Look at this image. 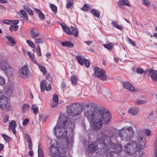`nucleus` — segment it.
Wrapping results in <instances>:
<instances>
[{
    "label": "nucleus",
    "mask_w": 157,
    "mask_h": 157,
    "mask_svg": "<svg viewBox=\"0 0 157 157\" xmlns=\"http://www.w3.org/2000/svg\"><path fill=\"white\" fill-rule=\"evenodd\" d=\"M84 116L90 121L91 125L95 130L100 129L103 124H106L111 118L109 113L105 109H98L92 103L86 105Z\"/></svg>",
    "instance_id": "nucleus-1"
},
{
    "label": "nucleus",
    "mask_w": 157,
    "mask_h": 157,
    "mask_svg": "<svg viewBox=\"0 0 157 157\" xmlns=\"http://www.w3.org/2000/svg\"><path fill=\"white\" fill-rule=\"evenodd\" d=\"M69 119L66 117L63 114H60L59 117V121L56 125L54 128V132L56 137L59 139H66L67 145L69 144V139L67 137V133L66 128L67 126V123H68Z\"/></svg>",
    "instance_id": "nucleus-2"
},
{
    "label": "nucleus",
    "mask_w": 157,
    "mask_h": 157,
    "mask_svg": "<svg viewBox=\"0 0 157 157\" xmlns=\"http://www.w3.org/2000/svg\"><path fill=\"white\" fill-rule=\"evenodd\" d=\"M97 142L99 144H101L103 148H111L114 150L113 151H109L107 149L105 151L106 157H113V154L116 153L118 154L121 149V146L118 144H114L112 143L110 137L106 135H103L100 138H98L96 140Z\"/></svg>",
    "instance_id": "nucleus-3"
},
{
    "label": "nucleus",
    "mask_w": 157,
    "mask_h": 157,
    "mask_svg": "<svg viewBox=\"0 0 157 157\" xmlns=\"http://www.w3.org/2000/svg\"><path fill=\"white\" fill-rule=\"evenodd\" d=\"M144 145L143 138L140 137L138 139L137 142H130L125 147V151L129 155L134 154L137 151L139 152L143 148Z\"/></svg>",
    "instance_id": "nucleus-4"
},
{
    "label": "nucleus",
    "mask_w": 157,
    "mask_h": 157,
    "mask_svg": "<svg viewBox=\"0 0 157 157\" xmlns=\"http://www.w3.org/2000/svg\"><path fill=\"white\" fill-rule=\"evenodd\" d=\"M66 152V148L62 144L59 145V143L57 142L56 146L53 144L51 145L49 149V155L50 157H67L65 156H59Z\"/></svg>",
    "instance_id": "nucleus-5"
},
{
    "label": "nucleus",
    "mask_w": 157,
    "mask_h": 157,
    "mask_svg": "<svg viewBox=\"0 0 157 157\" xmlns=\"http://www.w3.org/2000/svg\"><path fill=\"white\" fill-rule=\"evenodd\" d=\"M66 112L69 115L75 117L81 114L82 109L78 104L74 103L67 106Z\"/></svg>",
    "instance_id": "nucleus-6"
},
{
    "label": "nucleus",
    "mask_w": 157,
    "mask_h": 157,
    "mask_svg": "<svg viewBox=\"0 0 157 157\" xmlns=\"http://www.w3.org/2000/svg\"><path fill=\"white\" fill-rule=\"evenodd\" d=\"M0 69L2 70L7 75H11L14 72L13 69L11 67L6 59H2L0 62Z\"/></svg>",
    "instance_id": "nucleus-7"
},
{
    "label": "nucleus",
    "mask_w": 157,
    "mask_h": 157,
    "mask_svg": "<svg viewBox=\"0 0 157 157\" xmlns=\"http://www.w3.org/2000/svg\"><path fill=\"white\" fill-rule=\"evenodd\" d=\"M134 134V131L132 127H129L125 129L121 130L119 132V136L122 138L123 136H125V138L127 141L130 140Z\"/></svg>",
    "instance_id": "nucleus-8"
},
{
    "label": "nucleus",
    "mask_w": 157,
    "mask_h": 157,
    "mask_svg": "<svg viewBox=\"0 0 157 157\" xmlns=\"http://www.w3.org/2000/svg\"><path fill=\"white\" fill-rule=\"evenodd\" d=\"M94 74L95 77L101 80L105 81L107 79V76L105 74V71L102 69H100L98 67H95Z\"/></svg>",
    "instance_id": "nucleus-9"
},
{
    "label": "nucleus",
    "mask_w": 157,
    "mask_h": 157,
    "mask_svg": "<svg viewBox=\"0 0 157 157\" xmlns=\"http://www.w3.org/2000/svg\"><path fill=\"white\" fill-rule=\"evenodd\" d=\"M0 108L2 109H5L8 111L10 110L8 99L4 96L2 95L0 97Z\"/></svg>",
    "instance_id": "nucleus-10"
},
{
    "label": "nucleus",
    "mask_w": 157,
    "mask_h": 157,
    "mask_svg": "<svg viewBox=\"0 0 157 157\" xmlns=\"http://www.w3.org/2000/svg\"><path fill=\"white\" fill-rule=\"evenodd\" d=\"M18 74L19 77L23 78H27L29 77V70L26 65H24L18 71Z\"/></svg>",
    "instance_id": "nucleus-11"
},
{
    "label": "nucleus",
    "mask_w": 157,
    "mask_h": 157,
    "mask_svg": "<svg viewBox=\"0 0 157 157\" xmlns=\"http://www.w3.org/2000/svg\"><path fill=\"white\" fill-rule=\"evenodd\" d=\"M41 90L42 92H43L46 90L48 91L51 90L52 87L50 84L48 85L46 81L45 80H43L40 84Z\"/></svg>",
    "instance_id": "nucleus-12"
},
{
    "label": "nucleus",
    "mask_w": 157,
    "mask_h": 157,
    "mask_svg": "<svg viewBox=\"0 0 157 157\" xmlns=\"http://www.w3.org/2000/svg\"><path fill=\"white\" fill-rule=\"evenodd\" d=\"M123 87L125 89L131 91H136L134 86L128 82L126 81L124 82L123 84Z\"/></svg>",
    "instance_id": "nucleus-13"
},
{
    "label": "nucleus",
    "mask_w": 157,
    "mask_h": 157,
    "mask_svg": "<svg viewBox=\"0 0 157 157\" xmlns=\"http://www.w3.org/2000/svg\"><path fill=\"white\" fill-rule=\"evenodd\" d=\"M149 75L152 80L157 82V71L150 69L149 71Z\"/></svg>",
    "instance_id": "nucleus-14"
},
{
    "label": "nucleus",
    "mask_w": 157,
    "mask_h": 157,
    "mask_svg": "<svg viewBox=\"0 0 157 157\" xmlns=\"http://www.w3.org/2000/svg\"><path fill=\"white\" fill-rule=\"evenodd\" d=\"M40 35L39 30L36 28H33L30 29V35L33 38H36Z\"/></svg>",
    "instance_id": "nucleus-15"
},
{
    "label": "nucleus",
    "mask_w": 157,
    "mask_h": 157,
    "mask_svg": "<svg viewBox=\"0 0 157 157\" xmlns=\"http://www.w3.org/2000/svg\"><path fill=\"white\" fill-rule=\"evenodd\" d=\"M138 109L136 108H130L128 110V113L132 115H137L138 113Z\"/></svg>",
    "instance_id": "nucleus-16"
},
{
    "label": "nucleus",
    "mask_w": 157,
    "mask_h": 157,
    "mask_svg": "<svg viewBox=\"0 0 157 157\" xmlns=\"http://www.w3.org/2000/svg\"><path fill=\"white\" fill-rule=\"evenodd\" d=\"M98 148V147L96 145L92 143L88 146V150L90 152H92L93 151H95Z\"/></svg>",
    "instance_id": "nucleus-17"
},
{
    "label": "nucleus",
    "mask_w": 157,
    "mask_h": 157,
    "mask_svg": "<svg viewBox=\"0 0 157 157\" xmlns=\"http://www.w3.org/2000/svg\"><path fill=\"white\" fill-rule=\"evenodd\" d=\"M63 47H68V48H72L74 46V44L70 41H65L62 42L61 43Z\"/></svg>",
    "instance_id": "nucleus-18"
},
{
    "label": "nucleus",
    "mask_w": 157,
    "mask_h": 157,
    "mask_svg": "<svg viewBox=\"0 0 157 157\" xmlns=\"http://www.w3.org/2000/svg\"><path fill=\"white\" fill-rule=\"evenodd\" d=\"M76 57L79 63L81 65H83L84 62L86 59L80 56H77Z\"/></svg>",
    "instance_id": "nucleus-19"
},
{
    "label": "nucleus",
    "mask_w": 157,
    "mask_h": 157,
    "mask_svg": "<svg viewBox=\"0 0 157 157\" xmlns=\"http://www.w3.org/2000/svg\"><path fill=\"white\" fill-rule=\"evenodd\" d=\"M71 80L73 85H76L78 81V78L77 76L73 75L71 76Z\"/></svg>",
    "instance_id": "nucleus-20"
},
{
    "label": "nucleus",
    "mask_w": 157,
    "mask_h": 157,
    "mask_svg": "<svg viewBox=\"0 0 157 157\" xmlns=\"http://www.w3.org/2000/svg\"><path fill=\"white\" fill-rule=\"evenodd\" d=\"M71 28L73 34L75 37H77L78 34V31L77 28L75 26H71Z\"/></svg>",
    "instance_id": "nucleus-21"
},
{
    "label": "nucleus",
    "mask_w": 157,
    "mask_h": 157,
    "mask_svg": "<svg viewBox=\"0 0 157 157\" xmlns=\"http://www.w3.org/2000/svg\"><path fill=\"white\" fill-rule=\"evenodd\" d=\"M20 13L22 15L21 17L26 20H28V17L26 12L24 10H21L20 11Z\"/></svg>",
    "instance_id": "nucleus-22"
},
{
    "label": "nucleus",
    "mask_w": 157,
    "mask_h": 157,
    "mask_svg": "<svg viewBox=\"0 0 157 157\" xmlns=\"http://www.w3.org/2000/svg\"><path fill=\"white\" fill-rule=\"evenodd\" d=\"M112 25L115 27L120 30L123 29V27L121 25H119L117 21H112Z\"/></svg>",
    "instance_id": "nucleus-23"
},
{
    "label": "nucleus",
    "mask_w": 157,
    "mask_h": 157,
    "mask_svg": "<svg viewBox=\"0 0 157 157\" xmlns=\"http://www.w3.org/2000/svg\"><path fill=\"white\" fill-rule=\"evenodd\" d=\"M35 11L38 13L39 17L40 19L43 20L44 19V16L41 11L37 9H35Z\"/></svg>",
    "instance_id": "nucleus-24"
},
{
    "label": "nucleus",
    "mask_w": 157,
    "mask_h": 157,
    "mask_svg": "<svg viewBox=\"0 0 157 157\" xmlns=\"http://www.w3.org/2000/svg\"><path fill=\"white\" fill-rule=\"evenodd\" d=\"M31 109L32 110L33 113L35 115L38 112L39 109L36 105H33L31 106Z\"/></svg>",
    "instance_id": "nucleus-25"
},
{
    "label": "nucleus",
    "mask_w": 157,
    "mask_h": 157,
    "mask_svg": "<svg viewBox=\"0 0 157 157\" xmlns=\"http://www.w3.org/2000/svg\"><path fill=\"white\" fill-rule=\"evenodd\" d=\"M90 11L94 16L95 17L98 18L99 17L100 14L98 11L94 9H91L90 10Z\"/></svg>",
    "instance_id": "nucleus-26"
},
{
    "label": "nucleus",
    "mask_w": 157,
    "mask_h": 157,
    "mask_svg": "<svg viewBox=\"0 0 157 157\" xmlns=\"http://www.w3.org/2000/svg\"><path fill=\"white\" fill-rule=\"evenodd\" d=\"M5 37L11 44V45H10L11 46H13L15 45V42H14V40L12 37L8 36H6Z\"/></svg>",
    "instance_id": "nucleus-27"
},
{
    "label": "nucleus",
    "mask_w": 157,
    "mask_h": 157,
    "mask_svg": "<svg viewBox=\"0 0 157 157\" xmlns=\"http://www.w3.org/2000/svg\"><path fill=\"white\" fill-rule=\"evenodd\" d=\"M38 65L40 70L43 73L44 75L47 72L45 67L42 66L40 64H38Z\"/></svg>",
    "instance_id": "nucleus-28"
},
{
    "label": "nucleus",
    "mask_w": 157,
    "mask_h": 157,
    "mask_svg": "<svg viewBox=\"0 0 157 157\" xmlns=\"http://www.w3.org/2000/svg\"><path fill=\"white\" fill-rule=\"evenodd\" d=\"M104 47L109 50L112 49L113 47V45L112 43L105 44H104Z\"/></svg>",
    "instance_id": "nucleus-29"
},
{
    "label": "nucleus",
    "mask_w": 157,
    "mask_h": 157,
    "mask_svg": "<svg viewBox=\"0 0 157 157\" xmlns=\"http://www.w3.org/2000/svg\"><path fill=\"white\" fill-rule=\"evenodd\" d=\"M34 41L35 44H42L44 42V40L41 38H35L34 40Z\"/></svg>",
    "instance_id": "nucleus-30"
},
{
    "label": "nucleus",
    "mask_w": 157,
    "mask_h": 157,
    "mask_svg": "<svg viewBox=\"0 0 157 157\" xmlns=\"http://www.w3.org/2000/svg\"><path fill=\"white\" fill-rule=\"evenodd\" d=\"M30 107L29 105L27 104H24L22 106V112L23 113H25L26 111L28 110Z\"/></svg>",
    "instance_id": "nucleus-31"
},
{
    "label": "nucleus",
    "mask_w": 157,
    "mask_h": 157,
    "mask_svg": "<svg viewBox=\"0 0 157 157\" xmlns=\"http://www.w3.org/2000/svg\"><path fill=\"white\" fill-rule=\"evenodd\" d=\"M18 25H11L10 26L9 28V30L11 31H12L13 30L15 31H17L18 28Z\"/></svg>",
    "instance_id": "nucleus-32"
},
{
    "label": "nucleus",
    "mask_w": 157,
    "mask_h": 157,
    "mask_svg": "<svg viewBox=\"0 0 157 157\" xmlns=\"http://www.w3.org/2000/svg\"><path fill=\"white\" fill-rule=\"evenodd\" d=\"M64 28L63 31L64 32H66L67 34L69 35H72L73 34V33L71 30L69 28H68L67 27Z\"/></svg>",
    "instance_id": "nucleus-33"
},
{
    "label": "nucleus",
    "mask_w": 157,
    "mask_h": 157,
    "mask_svg": "<svg viewBox=\"0 0 157 157\" xmlns=\"http://www.w3.org/2000/svg\"><path fill=\"white\" fill-rule=\"evenodd\" d=\"M16 122L15 121H12L9 124V128H16Z\"/></svg>",
    "instance_id": "nucleus-34"
},
{
    "label": "nucleus",
    "mask_w": 157,
    "mask_h": 157,
    "mask_svg": "<svg viewBox=\"0 0 157 157\" xmlns=\"http://www.w3.org/2000/svg\"><path fill=\"white\" fill-rule=\"evenodd\" d=\"M50 7L54 13L56 14L57 12V7L56 6L53 4H50Z\"/></svg>",
    "instance_id": "nucleus-35"
},
{
    "label": "nucleus",
    "mask_w": 157,
    "mask_h": 157,
    "mask_svg": "<svg viewBox=\"0 0 157 157\" xmlns=\"http://www.w3.org/2000/svg\"><path fill=\"white\" fill-rule=\"evenodd\" d=\"M26 42L27 44L29 45V46L31 47L32 48H35V45L34 43L32 41L28 40H26Z\"/></svg>",
    "instance_id": "nucleus-36"
},
{
    "label": "nucleus",
    "mask_w": 157,
    "mask_h": 157,
    "mask_svg": "<svg viewBox=\"0 0 157 157\" xmlns=\"http://www.w3.org/2000/svg\"><path fill=\"white\" fill-rule=\"evenodd\" d=\"M53 101L58 102V97L57 94H55L52 97Z\"/></svg>",
    "instance_id": "nucleus-37"
},
{
    "label": "nucleus",
    "mask_w": 157,
    "mask_h": 157,
    "mask_svg": "<svg viewBox=\"0 0 157 157\" xmlns=\"http://www.w3.org/2000/svg\"><path fill=\"white\" fill-rule=\"evenodd\" d=\"M147 102V101L145 100H139L136 101V103L137 104L140 105L145 104Z\"/></svg>",
    "instance_id": "nucleus-38"
},
{
    "label": "nucleus",
    "mask_w": 157,
    "mask_h": 157,
    "mask_svg": "<svg viewBox=\"0 0 157 157\" xmlns=\"http://www.w3.org/2000/svg\"><path fill=\"white\" fill-rule=\"evenodd\" d=\"M2 23L7 25L12 24V20H4L2 21Z\"/></svg>",
    "instance_id": "nucleus-39"
},
{
    "label": "nucleus",
    "mask_w": 157,
    "mask_h": 157,
    "mask_svg": "<svg viewBox=\"0 0 157 157\" xmlns=\"http://www.w3.org/2000/svg\"><path fill=\"white\" fill-rule=\"evenodd\" d=\"M25 138L28 143L31 141L30 137L29 135L28 134H25Z\"/></svg>",
    "instance_id": "nucleus-40"
},
{
    "label": "nucleus",
    "mask_w": 157,
    "mask_h": 157,
    "mask_svg": "<svg viewBox=\"0 0 157 157\" xmlns=\"http://www.w3.org/2000/svg\"><path fill=\"white\" fill-rule=\"evenodd\" d=\"M89 9V7L87 4H85L83 6L81 10L85 12L87 11Z\"/></svg>",
    "instance_id": "nucleus-41"
},
{
    "label": "nucleus",
    "mask_w": 157,
    "mask_h": 157,
    "mask_svg": "<svg viewBox=\"0 0 157 157\" xmlns=\"http://www.w3.org/2000/svg\"><path fill=\"white\" fill-rule=\"evenodd\" d=\"M122 1L123 5H125L127 6L131 7V5L129 4L128 0H122Z\"/></svg>",
    "instance_id": "nucleus-42"
},
{
    "label": "nucleus",
    "mask_w": 157,
    "mask_h": 157,
    "mask_svg": "<svg viewBox=\"0 0 157 157\" xmlns=\"http://www.w3.org/2000/svg\"><path fill=\"white\" fill-rule=\"evenodd\" d=\"M142 2L143 4L147 6H149L150 5V2H149L148 0H142Z\"/></svg>",
    "instance_id": "nucleus-43"
},
{
    "label": "nucleus",
    "mask_w": 157,
    "mask_h": 157,
    "mask_svg": "<svg viewBox=\"0 0 157 157\" xmlns=\"http://www.w3.org/2000/svg\"><path fill=\"white\" fill-rule=\"evenodd\" d=\"M144 132L145 133L147 136H150L151 135V132L149 129H144Z\"/></svg>",
    "instance_id": "nucleus-44"
},
{
    "label": "nucleus",
    "mask_w": 157,
    "mask_h": 157,
    "mask_svg": "<svg viewBox=\"0 0 157 157\" xmlns=\"http://www.w3.org/2000/svg\"><path fill=\"white\" fill-rule=\"evenodd\" d=\"M2 136L3 138L4 139V140L6 142H9L10 141V137L9 136L5 135V134H3L2 135Z\"/></svg>",
    "instance_id": "nucleus-45"
},
{
    "label": "nucleus",
    "mask_w": 157,
    "mask_h": 157,
    "mask_svg": "<svg viewBox=\"0 0 157 157\" xmlns=\"http://www.w3.org/2000/svg\"><path fill=\"white\" fill-rule=\"evenodd\" d=\"M29 122V119L28 118L25 119L23 122V126H26L27 125Z\"/></svg>",
    "instance_id": "nucleus-46"
},
{
    "label": "nucleus",
    "mask_w": 157,
    "mask_h": 157,
    "mask_svg": "<svg viewBox=\"0 0 157 157\" xmlns=\"http://www.w3.org/2000/svg\"><path fill=\"white\" fill-rule=\"evenodd\" d=\"M84 63L85 64V65L86 67L88 68L90 67V62L88 61V60L86 59L84 61Z\"/></svg>",
    "instance_id": "nucleus-47"
},
{
    "label": "nucleus",
    "mask_w": 157,
    "mask_h": 157,
    "mask_svg": "<svg viewBox=\"0 0 157 157\" xmlns=\"http://www.w3.org/2000/svg\"><path fill=\"white\" fill-rule=\"evenodd\" d=\"M73 4V2L72 1H69L67 3L66 5L67 7L68 8L71 7Z\"/></svg>",
    "instance_id": "nucleus-48"
},
{
    "label": "nucleus",
    "mask_w": 157,
    "mask_h": 157,
    "mask_svg": "<svg viewBox=\"0 0 157 157\" xmlns=\"http://www.w3.org/2000/svg\"><path fill=\"white\" fill-rule=\"evenodd\" d=\"M58 104V102H52L51 104V106L52 108H54L56 107Z\"/></svg>",
    "instance_id": "nucleus-49"
},
{
    "label": "nucleus",
    "mask_w": 157,
    "mask_h": 157,
    "mask_svg": "<svg viewBox=\"0 0 157 157\" xmlns=\"http://www.w3.org/2000/svg\"><path fill=\"white\" fill-rule=\"evenodd\" d=\"M136 72L137 73L142 74L143 73L144 71V70L140 68H137L136 69Z\"/></svg>",
    "instance_id": "nucleus-50"
},
{
    "label": "nucleus",
    "mask_w": 157,
    "mask_h": 157,
    "mask_svg": "<svg viewBox=\"0 0 157 157\" xmlns=\"http://www.w3.org/2000/svg\"><path fill=\"white\" fill-rule=\"evenodd\" d=\"M37 50L38 51V54L39 56H41V53L40 51V48L39 45H38L37 46Z\"/></svg>",
    "instance_id": "nucleus-51"
},
{
    "label": "nucleus",
    "mask_w": 157,
    "mask_h": 157,
    "mask_svg": "<svg viewBox=\"0 0 157 157\" xmlns=\"http://www.w3.org/2000/svg\"><path fill=\"white\" fill-rule=\"evenodd\" d=\"M5 80L4 79L0 76V85H3L5 83Z\"/></svg>",
    "instance_id": "nucleus-52"
},
{
    "label": "nucleus",
    "mask_w": 157,
    "mask_h": 157,
    "mask_svg": "<svg viewBox=\"0 0 157 157\" xmlns=\"http://www.w3.org/2000/svg\"><path fill=\"white\" fill-rule=\"evenodd\" d=\"M128 42L131 44L133 46H135V43L134 42L132 41V40L130 38H128Z\"/></svg>",
    "instance_id": "nucleus-53"
},
{
    "label": "nucleus",
    "mask_w": 157,
    "mask_h": 157,
    "mask_svg": "<svg viewBox=\"0 0 157 157\" xmlns=\"http://www.w3.org/2000/svg\"><path fill=\"white\" fill-rule=\"evenodd\" d=\"M38 154L43 153V150L41 147H40V146L39 145L38 148Z\"/></svg>",
    "instance_id": "nucleus-54"
},
{
    "label": "nucleus",
    "mask_w": 157,
    "mask_h": 157,
    "mask_svg": "<svg viewBox=\"0 0 157 157\" xmlns=\"http://www.w3.org/2000/svg\"><path fill=\"white\" fill-rule=\"evenodd\" d=\"M29 144V150H31L33 147V144L32 141L28 142Z\"/></svg>",
    "instance_id": "nucleus-55"
},
{
    "label": "nucleus",
    "mask_w": 157,
    "mask_h": 157,
    "mask_svg": "<svg viewBox=\"0 0 157 157\" xmlns=\"http://www.w3.org/2000/svg\"><path fill=\"white\" fill-rule=\"evenodd\" d=\"M30 58L32 60V61L35 64L37 63V62L35 58L34 57V56H33L32 57H31Z\"/></svg>",
    "instance_id": "nucleus-56"
},
{
    "label": "nucleus",
    "mask_w": 157,
    "mask_h": 157,
    "mask_svg": "<svg viewBox=\"0 0 157 157\" xmlns=\"http://www.w3.org/2000/svg\"><path fill=\"white\" fill-rule=\"evenodd\" d=\"M118 5L119 7L121 8L122 6L123 5L122 1L121 0L119 1L118 2Z\"/></svg>",
    "instance_id": "nucleus-57"
},
{
    "label": "nucleus",
    "mask_w": 157,
    "mask_h": 157,
    "mask_svg": "<svg viewBox=\"0 0 157 157\" xmlns=\"http://www.w3.org/2000/svg\"><path fill=\"white\" fill-rule=\"evenodd\" d=\"M19 21L17 20L12 21V24H13L14 25H17Z\"/></svg>",
    "instance_id": "nucleus-58"
},
{
    "label": "nucleus",
    "mask_w": 157,
    "mask_h": 157,
    "mask_svg": "<svg viewBox=\"0 0 157 157\" xmlns=\"http://www.w3.org/2000/svg\"><path fill=\"white\" fill-rule=\"evenodd\" d=\"M27 12L29 14L31 15H33V14L34 13L33 11L30 9L28 11H27Z\"/></svg>",
    "instance_id": "nucleus-59"
},
{
    "label": "nucleus",
    "mask_w": 157,
    "mask_h": 157,
    "mask_svg": "<svg viewBox=\"0 0 157 157\" xmlns=\"http://www.w3.org/2000/svg\"><path fill=\"white\" fill-rule=\"evenodd\" d=\"M84 42L87 45H90L91 44L92 42V41L88 40L86 41H84Z\"/></svg>",
    "instance_id": "nucleus-60"
},
{
    "label": "nucleus",
    "mask_w": 157,
    "mask_h": 157,
    "mask_svg": "<svg viewBox=\"0 0 157 157\" xmlns=\"http://www.w3.org/2000/svg\"><path fill=\"white\" fill-rule=\"evenodd\" d=\"M9 119V116L8 115H6L5 116V119H4V122H6L8 121Z\"/></svg>",
    "instance_id": "nucleus-61"
},
{
    "label": "nucleus",
    "mask_w": 157,
    "mask_h": 157,
    "mask_svg": "<svg viewBox=\"0 0 157 157\" xmlns=\"http://www.w3.org/2000/svg\"><path fill=\"white\" fill-rule=\"evenodd\" d=\"M24 8L27 11H28L30 8L27 5H25L24 6Z\"/></svg>",
    "instance_id": "nucleus-62"
},
{
    "label": "nucleus",
    "mask_w": 157,
    "mask_h": 157,
    "mask_svg": "<svg viewBox=\"0 0 157 157\" xmlns=\"http://www.w3.org/2000/svg\"><path fill=\"white\" fill-rule=\"evenodd\" d=\"M29 155L31 156H33V151L32 150H30L29 151Z\"/></svg>",
    "instance_id": "nucleus-63"
},
{
    "label": "nucleus",
    "mask_w": 157,
    "mask_h": 157,
    "mask_svg": "<svg viewBox=\"0 0 157 157\" xmlns=\"http://www.w3.org/2000/svg\"><path fill=\"white\" fill-rule=\"evenodd\" d=\"M12 131L14 134H16V131L15 129V128H11Z\"/></svg>",
    "instance_id": "nucleus-64"
}]
</instances>
